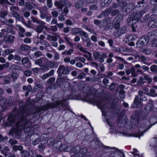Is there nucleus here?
<instances>
[{
  "label": "nucleus",
  "mask_w": 157,
  "mask_h": 157,
  "mask_svg": "<svg viewBox=\"0 0 157 157\" xmlns=\"http://www.w3.org/2000/svg\"><path fill=\"white\" fill-rule=\"evenodd\" d=\"M10 150L9 148L7 146L4 147L3 149L1 150V153L4 155H6L7 152Z\"/></svg>",
  "instance_id": "obj_35"
},
{
  "label": "nucleus",
  "mask_w": 157,
  "mask_h": 157,
  "mask_svg": "<svg viewBox=\"0 0 157 157\" xmlns=\"http://www.w3.org/2000/svg\"><path fill=\"white\" fill-rule=\"evenodd\" d=\"M29 46L28 45L22 44L21 45L20 48L21 51H25L29 49Z\"/></svg>",
  "instance_id": "obj_38"
},
{
  "label": "nucleus",
  "mask_w": 157,
  "mask_h": 157,
  "mask_svg": "<svg viewBox=\"0 0 157 157\" xmlns=\"http://www.w3.org/2000/svg\"><path fill=\"white\" fill-rule=\"evenodd\" d=\"M150 70L151 71L156 73L157 72V66L155 65H153L151 66L150 67Z\"/></svg>",
  "instance_id": "obj_53"
},
{
  "label": "nucleus",
  "mask_w": 157,
  "mask_h": 157,
  "mask_svg": "<svg viewBox=\"0 0 157 157\" xmlns=\"http://www.w3.org/2000/svg\"><path fill=\"white\" fill-rule=\"evenodd\" d=\"M48 60L46 57H41L40 59L36 60L35 62V63L36 65H38L40 66L42 64L43 61H46Z\"/></svg>",
  "instance_id": "obj_22"
},
{
  "label": "nucleus",
  "mask_w": 157,
  "mask_h": 157,
  "mask_svg": "<svg viewBox=\"0 0 157 157\" xmlns=\"http://www.w3.org/2000/svg\"><path fill=\"white\" fill-rule=\"evenodd\" d=\"M94 24L97 25H98L101 28H103L105 26L104 19L101 21L97 19L95 20L94 21Z\"/></svg>",
  "instance_id": "obj_17"
},
{
  "label": "nucleus",
  "mask_w": 157,
  "mask_h": 157,
  "mask_svg": "<svg viewBox=\"0 0 157 157\" xmlns=\"http://www.w3.org/2000/svg\"><path fill=\"white\" fill-rule=\"evenodd\" d=\"M6 31L7 33H10L12 34H14L16 33L15 31L13 30L12 28L10 27H9L6 28Z\"/></svg>",
  "instance_id": "obj_55"
},
{
  "label": "nucleus",
  "mask_w": 157,
  "mask_h": 157,
  "mask_svg": "<svg viewBox=\"0 0 157 157\" xmlns=\"http://www.w3.org/2000/svg\"><path fill=\"white\" fill-rule=\"evenodd\" d=\"M137 5L135 6L134 9H136V11L137 9L144 10V9L146 10L147 5L145 4V0H142L137 2Z\"/></svg>",
  "instance_id": "obj_10"
},
{
  "label": "nucleus",
  "mask_w": 157,
  "mask_h": 157,
  "mask_svg": "<svg viewBox=\"0 0 157 157\" xmlns=\"http://www.w3.org/2000/svg\"><path fill=\"white\" fill-rule=\"evenodd\" d=\"M153 103L152 102H150L148 103L147 105L145 106L144 109V110H147L149 111L151 109V107L152 106Z\"/></svg>",
  "instance_id": "obj_58"
},
{
  "label": "nucleus",
  "mask_w": 157,
  "mask_h": 157,
  "mask_svg": "<svg viewBox=\"0 0 157 157\" xmlns=\"http://www.w3.org/2000/svg\"><path fill=\"white\" fill-rule=\"evenodd\" d=\"M141 106V104L139 101V99L136 97L134 99V101L132 105L133 108H138Z\"/></svg>",
  "instance_id": "obj_18"
},
{
  "label": "nucleus",
  "mask_w": 157,
  "mask_h": 157,
  "mask_svg": "<svg viewBox=\"0 0 157 157\" xmlns=\"http://www.w3.org/2000/svg\"><path fill=\"white\" fill-rule=\"evenodd\" d=\"M10 10L11 11V14L15 13L17 11L19 10V9L17 7L15 6H12L10 8Z\"/></svg>",
  "instance_id": "obj_48"
},
{
  "label": "nucleus",
  "mask_w": 157,
  "mask_h": 157,
  "mask_svg": "<svg viewBox=\"0 0 157 157\" xmlns=\"http://www.w3.org/2000/svg\"><path fill=\"white\" fill-rule=\"evenodd\" d=\"M59 0V1H56L54 3V5L56 6L60 10H62L64 6H68L69 8L71 6V3L67 0Z\"/></svg>",
  "instance_id": "obj_5"
},
{
  "label": "nucleus",
  "mask_w": 157,
  "mask_h": 157,
  "mask_svg": "<svg viewBox=\"0 0 157 157\" xmlns=\"http://www.w3.org/2000/svg\"><path fill=\"white\" fill-rule=\"evenodd\" d=\"M15 38V36L10 35L7 37V41L9 43H11L13 41V40Z\"/></svg>",
  "instance_id": "obj_47"
},
{
  "label": "nucleus",
  "mask_w": 157,
  "mask_h": 157,
  "mask_svg": "<svg viewBox=\"0 0 157 157\" xmlns=\"http://www.w3.org/2000/svg\"><path fill=\"white\" fill-rule=\"evenodd\" d=\"M32 72L29 70H26L23 71L24 75L26 77L30 76L32 74Z\"/></svg>",
  "instance_id": "obj_61"
},
{
  "label": "nucleus",
  "mask_w": 157,
  "mask_h": 157,
  "mask_svg": "<svg viewBox=\"0 0 157 157\" xmlns=\"http://www.w3.org/2000/svg\"><path fill=\"white\" fill-rule=\"evenodd\" d=\"M74 50L72 49H70L68 50H66L62 52L63 55L71 56L73 53Z\"/></svg>",
  "instance_id": "obj_27"
},
{
  "label": "nucleus",
  "mask_w": 157,
  "mask_h": 157,
  "mask_svg": "<svg viewBox=\"0 0 157 157\" xmlns=\"http://www.w3.org/2000/svg\"><path fill=\"white\" fill-rule=\"evenodd\" d=\"M138 93L140 96V98L141 100L144 101H146L147 100V98L144 96V93L142 91H139Z\"/></svg>",
  "instance_id": "obj_32"
},
{
  "label": "nucleus",
  "mask_w": 157,
  "mask_h": 157,
  "mask_svg": "<svg viewBox=\"0 0 157 157\" xmlns=\"http://www.w3.org/2000/svg\"><path fill=\"white\" fill-rule=\"evenodd\" d=\"M155 90L153 88H151L150 89V95L152 97H157V94H155Z\"/></svg>",
  "instance_id": "obj_63"
},
{
  "label": "nucleus",
  "mask_w": 157,
  "mask_h": 157,
  "mask_svg": "<svg viewBox=\"0 0 157 157\" xmlns=\"http://www.w3.org/2000/svg\"><path fill=\"white\" fill-rule=\"evenodd\" d=\"M81 26L83 28L88 31L91 33L93 34L94 35H96V32L93 29H90L88 27V26L85 25H82Z\"/></svg>",
  "instance_id": "obj_25"
},
{
  "label": "nucleus",
  "mask_w": 157,
  "mask_h": 157,
  "mask_svg": "<svg viewBox=\"0 0 157 157\" xmlns=\"http://www.w3.org/2000/svg\"><path fill=\"white\" fill-rule=\"evenodd\" d=\"M151 18L149 17V15L147 14L145 15L143 18L142 17L141 19L140 20L141 22L147 21H150Z\"/></svg>",
  "instance_id": "obj_37"
},
{
  "label": "nucleus",
  "mask_w": 157,
  "mask_h": 157,
  "mask_svg": "<svg viewBox=\"0 0 157 157\" xmlns=\"http://www.w3.org/2000/svg\"><path fill=\"white\" fill-rule=\"evenodd\" d=\"M127 22L128 25H132V30L133 31H135V30L133 29L135 27H137V26L135 25V24L134 23V22L135 21V19H134V17L133 18L129 17L127 19Z\"/></svg>",
  "instance_id": "obj_15"
},
{
  "label": "nucleus",
  "mask_w": 157,
  "mask_h": 157,
  "mask_svg": "<svg viewBox=\"0 0 157 157\" xmlns=\"http://www.w3.org/2000/svg\"><path fill=\"white\" fill-rule=\"evenodd\" d=\"M119 11L118 10H113V8L112 9V12L111 13V15L112 16H114L116 15H118L119 14Z\"/></svg>",
  "instance_id": "obj_57"
},
{
  "label": "nucleus",
  "mask_w": 157,
  "mask_h": 157,
  "mask_svg": "<svg viewBox=\"0 0 157 157\" xmlns=\"http://www.w3.org/2000/svg\"><path fill=\"white\" fill-rule=\"evenodd\" d=\"M25 6L29 10H30L33 8H35L34 7L36 6V5L33 3H31L26 2L25 3Z\"/></svg>",
  "instance_id": "obj_20"
},
{
  "label": "nucleus",
  "mask_w": 157,
  "mask_h": 157,
  "mask_svg": "<svg viewBox=\"0 0 157 157\" xmlns=\"http://www.w3.org/2000/svg\"><path fill=\"white\" fill-rule=\"evenodd\" d=\"M71 98L72 97L71 95H67L62 100L56 101L53 103H48L42 106L40 108V110L45 111L50 108L60 107H64L65 105V101L71 99Z\"/></svg>",
  "instance_id": "obj_2"
},
{
  "label": "nucleus",
  "mask_w": 157,
  "mask_h": 157,
  "mask_svg": "<svg viewBox=\"0 0 157 157\" xmlns=\"http://www.w3.org/2000/svg\"><path fill=\"white\" fill-rule=\"evenodd\" d=\"M2 77L4 82V84H9L11 82V78L9 76H5Z\"/></svg>",
  "instance_id": "obj_30"
},
{
  "label": "nucleus",
  "mask_w": 157,
  "mask_h": 157,
  "mask_svg": "<svg viewBox=\"0 0 157 157\" xmlns=\"http://www.w3.org/2000/svg\"><path fill=\"white\" fill-rule=\"evenodd\" d=\"M145 36L142 37L140 39H139L137 44H140L142 46L146 45L149 42L148 39Z\"/></svg>",
  "instance_id": "obj_13"
},
{
  "label": "nucleus",
  "mask_w": 157,
  "mask_h": 157,
  "mask_svg": "<svg viewBox=\"0 0 157 157\" xmlns=\"http://www.w3.org/2000/svg\"><path fill=\"white\" fill-rule=\"evenodd\" d=\"M44 30V27L40 26H38L36 29L35 31L38 33H40L42 32Z\"/></svg>",
  "instance_id": "obj_60"
},
{
  "label": "nucleus",
  "mask_w": 157,
  "mask_h": 157,
  "mask_svg": "<svg viewBox=\"0 0 157 157\" xmlns=\"http://www.w3.org/2000/svg\"><path fill=\"white\" fill-rule=\"evenodd\" d=\"M94 58L100 63H102L104 62V59L108 57L107 54L102 52H94L93 54Z\"/></svg>",
  "instance_id": "obj_6"
},
{
  "label": "nucleus",
  "mask_w": 157,
  "mask_h": 157,
  "mask_svg": "<svg viewBox=\"0 0 157 157\" xmlns=\"http://www.w3.org/2000/svg\"><path fill=\"white\" fill-rule=\"evenodd\" d=\"M16 27L18 29L20 32L24 33L25 32V29L20 25L17 24L16 25Z\"/></svg>",
  "instance_id": "obj_59"
},
{
  "label": "nucleus",
  "mask_w": 157,
  "mask_h": 157,
  "mask_svg": "<svg viewBox=\"0 0 157 157\" xmlns=\"http://www.w3.org/2000/svg\"><path fill=\"white\" fill-rule=\"evenodd\" d=\"M144 77L140 76L139 77V80L137 82V85H143L145 82L144 81Z\"/></svg>",
  "instance_id": "obj_36"
},
{
  "label": "nucleus",
  "mask_w": 157,
  "mask_h": 157,
  "mask_svg": "<svg viewBox=\"0 0 157 157\" xmlns=\"http://www.w3.org/2000/svg\"><path fill=\"white\" fill-rule=\"evenodd\" d=\"M21 22L27 28H32V24L31 21H28L27 23H26L24 19Z\"/></svg>",
  "instance_id": "obj_33"
},
{
  "label": "nucleus",
  "mask_w": 157,
  "mask_h": 157,
  "mask_svg": "<svg viewBox=\"0 0 157 157\" xmlns=\"http://www.w3.org/2000/svg\"><path fill=\"white\" fill-rule=\"evenodd\" d=\"M131 74L133 77H136L137 76L138 74L136 72L135 69L133 67H131Z\"/></svg>",
  "instance_id": "obj_42"
},
{
  "label": "nucleus",
  "mask_w": 157,
  "mask_h": 157,
  "mask_svg": "<svg viewBox=\"0 0 157 157\" xmlns=\"http://www.w3.org/2000/svg\"><path fill=\"white\" fill-rule=\"evenodd\" d=\"M113 28V26L112 24H106L105 26V30H109L112 29Z\"/></svg>",
  "instance_id": "obj_62"
},
{
  "label": "nucleus",
  "mask_w": 157,
  "mask_h": 157,
  "mask_svg": "<svg viewBox=\"0 0 157 157\" xmlns=\"http://www.w3.org/2000/svg\"><path fill=\"white\" fill-rule=\"evenodd\" d=\"M139 113H135L132 115L131 116V119L133 121H136V125L138 124V122L139 119Z\"/></svg>",
  "instance_id": "obj_23"
},
{
  "label": "nucleus",
  "mask_w": 157,
  "mask_h": 157,
  "mask_svg": "<svg viewBox=\"0 0 157 157\" xmlns=\"http://www.w3.org/2000/svg\"><path fill=\"white\" fill-rule=\"evenodd\" d=\"M75 149H76L77 152H78L77 151H79V153L82 155V156H81V157H85L88 152V149L86 147H84L81 148V146L79 145L76 146Z\"/></svg>",
  "instance_id": "obj_11"
},
{
  "label": "nucleus",
  "mask_w": 157,
  "mask_h": 157,
  "mask_svg": "<svg viewBox=\"0 0 157 157\" xmlns=\"http://www.w3.org/2000/svg\"><path fill=\"white\" fill-rule=\"evenodd\" d=\"M14 51H15L14 50H13L11 48H8L4 51L2 55L3 56H5L6 55L11 54V53H13Z\"/></svg>",
  "instance_id": "obj_28"
},
{
  "label": "nucleus",
  "mask_w": 157,
  "mask_h": 157,
  "mask_svg": "<svg viewBox=\"0 0 157 157\" xmlns=\"http://www.w3.org/2000/svg\"><path fill=\"white\" fill-rule=\"evenodd\" d=\"M40 40V43L42 45L44 46H40L39 47V49L41 51H44V49H47L48 47L52 48L49 43L47 41L44 40L45 38L44 36L41 34L39 38Z\"/></svg>",
  "instance_id": "obj_7"
},
{
  "label": "nucleus",
  "mask_w": 157,
  "mask_h": 157,
  "mask_svg": "<svg viewBox=\"0 0 157 157\" xmlns=\"http://www.w3.org/2000/svg\"><path fill=\"white\" fill-rule=\"evenodd\" d=\"M144 79L147 81L149 84H151L152 82V78L149 77L147 75H145L144 76Z\"/></svg>",
  "instance_id": "obj_64"
},
{
  "label": "nucleus",
  "mask_w": 157,
  "mask_h": 157,
  "mask_svg": "<svg viewBox=\"0 0 157 157\" xmlns=\"http://www.w3.org/2000/svg\"><path fill=\"white\" fill-rule=\"evenodd\" d=\"M64 39L66 41L67 43V44L70 46H72L73 44L72 42H71L70 40L71 39L68 37L67 36H65L64 37Z\"/></svg>",
  "instance_id": "obj_52"
},
{
  "label": "nucleus",
  "mask_w": 157,
  "mask_h": 157,
  "mask_svg": "<svg viewBox=\"0 0 157 157\" xmlns=\"http://www.w3.org/2000/svg\"><path fill=\"white\" fill-rule=\"evenodd\" d=\"M86 52H85V53H86L88 55L86 54H84L83 55V56L85 57L86 58H87V59L88 61H91L92 59V56L91 53L87 51L86 50Z\"/></svg>",
  "instance_id": "obj_34"
},
{
  "label": "nucleus",
  "mask_w": 157,
  "mask_h": 157,
  "mask_svg": "<svg viewBox=\"0 0 157 157\" xmlns=\"http://www.w3.org/2000/svg\"><path fill=\"white\" fill-rule=\"evenodd\" d=\"M146 11V10L144 9V10L137 9L136 11V9H133V15L134 19H135L134 23H136L138 21H140L142 18V16Z\"/></svg>",
  "instance_id": "obj_4"
},
{
  "label": "nucleus",
  "mask_w": 157,
  "mask_h": 157,
  "mask_svg": "<svg viewBox=\"0 0 157 157\" xmlns=\"http://www.w3.org/2000/svg\"><path fill=\"white\" fill-rule=\"evenodd\" d=\"M138 36L136 34H132L130 35L128 37L129 40L134 41L138 38Z\"/></svg>",
  "instance_id": "obj_43"
},
{
  "label": "nucleus",
  "mask_w": 157,
  "mask_h": 157,
  "mask_svg": "<svg viewBox=\"0 0 157 157\" xmlns=\"http://www.w3.org/2000/svg\"><path fill=\"white\" fill-rule=\"evenodd\" d=\"M10 66V63L9 62H6L5 64L0 65V70H3L5 68H8Z\"/></svg>",
  "instance_id": "obj_39"
},
{
  "label": "nucleus",
  "mask_w": 157,
  "mask_h": 157,
  "mask_svg": "<svg viewBox=\"0 0 157 157\" xmlns=\"http://www.w3.org/2000/svg\"><path fill=\"white\" fill-rule=\"evenodd\" d=\"M81 29V28H73L71 30V33L74 35L78 34L79 33Z\"/></svg>",
  "instance_id": "obj_31"
},
{
  "label": "nucleus",
  "mask_w": 157,
  "mask_h": 157,
  "mask_svg": "<svg viewBox=\"0 0 157 157\" xmlns=\"http://www.w3.org/2000/svg\"><path fill=\"white\" fill-rule=\"evenodd\" d=\"M118 30H119L120 34H121V35L122 34H123L124 33H125L126 32V28L125 27H121Z\"/></svg>",
  "instance_id": "obj_54"
},
{
  "label": "nucleus",
  "mask_w": 157,
  "mask_h": 157,
  "mask_svg": "<svg viewBox=\"0 0 157 157\" xmlns=\"http://www.w3.org/2000/svg\"><path fill=\"white\" fill-rule=\"evenodd\" d=\"M84 4L83 0H78L75 3L74 6L76 9H79L82 7Z\"/></svg>",
  "instance_id": "obj_24"
},
{
  "label": "nucleus",
  "mask_w": 157,
  "mask_h": 157,
  "mask_svg": "<svg viewBox=\"0 0 157 157\" xmlns=\"http://www.w3.org/2000/svg\"><path fill=\"white\" fill-rule=\"evenodd\" d=\"M43 86L42 84H36L33 88L34 90L35 91H38L40 89L42 88Z\"/></svg>",
  "instance_id": "obj_44"
},
{
  "label": "nucleus",
  "mask_w": 157,
  "mask_h": 157,
  "mask_svg": "<svg viewBox=\"0 0 157 157\" xmlns=\"http://www.w3.org/2000/svg\"><path fill=\"white\" fill-rule=\"evenodd\" d=\"M22 157H29L30 153L27 151L22 150L21 151Z\"/></svg>",
  "instance_id": "obj_41"
},
{
  "label": "nucleus",
  "mask_w": 157,
  "mask_h": 157,
  "mask_svg": "<svg viewBox=\"0 0 157 157\" xmlns=\"http://www.w3.org/2000/svg\"><path fill=\"white\" fill-rule=\"evenodd\" d=\"M148 26L149 28H155L157 27V20H152L150 21L148 24Z\"/></svg>",
  "instance_id": "obj_19"
},
{
  "label": "nucleus",
  "mask_w": 157,
  "mask_h": 157,
  "mask_svg": "<svg viewBox=\"0 0 157 157\" xmlns=\"http://www.w3.org/2000/svg\"><path fill=\"white\" fill-rule=\"evenodd\" d=\"M123 19V16L121 13L118 14L114 19V21L121 22Z\"/></svg>",
  "instance_id": "obj_26"
},
{
  "label": "nucleus",
  "mask_w": 157,
  "mask_h": 157,
  "mask_svg": "<svg viewBox=\"0 0 157 157\" xmlns=\"http://www.w3.org/2000/svg\"><path fill=\"white\" fill-rule=\"evenodd\" d=\"M47 65L49 67L51 68H54L56 66L55 63L51 61H48Z\"/></svg>",
  "instance_id": "obj_45"
},
{
  "label": "nucleus",
  "mask_w": 157,
  "mask_h": 157,
  "mask_svg": "<svg viewBox=\"0 0 157 157\" xmlns=\"http://www.w3.org/2000/svg\"><path fill=\"white\" fill-rule=\"evenodd\" d=\"M151 127L147 126L146 123H143L141 125L140 127L139 128V132L138 133L135 134H130L128 133H124V135L127 136H135V137H140L142 136L143 134L146 132L148 129H149Z\"/></svg>",
  "instance_id": "obj_3"
},
{
  "label": "nucleus",
  "mask_w": 157,
  "mask_h": 157,
  "mask_svg": "<svg viewBox=\"0 0 157 157\" xmlns=\"http://www.w3.org/2000/svg\"><path fill=\"white\" fill-rule=\"evenodd\" d=\"M147 58L146 57L143 55H140V60L145 64L149 65L150 64L146 61Z\"/></svg>",
  "instance_id": "obj_29"
},
{
  "label": "nucleus",
  "mask_w": 157,
  "mask_h": 157,
  "mask_svg": "<svg viewBox=\"0 0 157 157\" xmlns=\"http://www.w3.org/2000/svg\"><path fill=\"white\" fill-rule=\"evenodd\" d=\"M76 61H80L82 63H85L86 61L85 59L82 57H75Z\"/></svg>",
  "instance_id": "obj_50"
},
{
  "label": "nucleus",
  "mask_w": 157,
  "mask_h": 157,
  "mask_svg": "<svg viewBox=\"0 0 157 157\" xmlns=\"http://www.w3.org/2000/svg\"><path fill=\"white\" fill-rule=\"evenodd\" d=\"M155 35V34L153 32H149L147 35L146 36H145V37L147 38H148V40H149L150 39H153L152 37H154V36Z\"/></svg>",
  "instance_id": "obj_40"
},
{
  "label": "nucleus",
  "mask_w": 157,
  "mask_h": 157,
  "mask_svg": "<svg viewBox=\"0 0 157 157\" xmlns=\"http://www.w3.org/2000/svg\"><path fill=\"white\" fill-rule=\"evenodd\" d=\"M135 6L132 3L128 4L122 8L121 11L123 13H130L132 10L133 11Z\"/></svg>",
  "instance_id": "obj_9"
},
{
  "label": "nucleus",
  "mask_w": 157,
  "mask_h": 157,
  "mask_svg": "<svg viewBox=\"0 0 157 157\" xmlns=\"http://www.w3.org/2000/svg\"><path fill=\"white\" fill-rule=\"evenodd\" d=\"M6 99L4 97H2L0 100V106L2 107L4 106L5 105Z\"/></svg>",
  "instance_id": "obj_56"
},
{
  "label": "nucleus",
  "mask_w": 157,
  "mask_h": 157,
  "mask_svg": "<svg viewBox=\"0 0 157 157\" xmlns=\"http://www.w3.org/2000/svg\"><path fill=\"white\" fill-rule=\"evenodd\" d=\"M21 60L22 64L23 65H24L28 63L29 61V58L27 57H25L22 58Z\"/></svg>",
  "instance_id": "obj_51"
},
{
  "label": "nucleus",
  "mask_w": 157,
  "mask_h": 157,
  "mask_svg": "<svg viewBox=\"0 0 157 157\" xmlns=\"http://www.w3.org/2000/svg\"><path fill=\"white\" fill-rule=\"evenodd\" d=\"M116 8L117 6H114V4H113V7H110L109 8L106 9L105 10L103 11L102 12L104 15V17L108 16L112 10V9L114 8Z\"/></svg>",
  "instance_id": "obj_16"
},
{
  "label": "nucleus",
  "mask_w": 157,
  "mask_h": 157,
  "mask_svg": "<svg viewBox=\"0 0 157 157\" xmlns=\"http://www.w3.org/2000/svg\"><path fill=\"white\" fill-rule=\"evenodd\" d=\"M79 34L80 36H84L85 38H88V36L87 34V33L86 32L82 30L81 28V30H80Z\"/></svg>",
  "instance_id": "obj_46"
},
{
  "label": "nucleus",
  "mask_w": 157,
  "mask_h": 157,
  "mask_svg": "<svg viewBox=\"0 0 157 157\" xmlns=\"http://www.w3.org/2000/svg\"><path fill=\"white\" fill-rule=\"evenodd\" d=\"M91 101L95 103L96 105L98 106V107L99 108L103 113V111L104 109V102L102 100H97L95 99H93Z\"/></svg>",
  "instance_id": "obj_12"
},
{
  "label": "nucleus",
  "mask_w": 157,
  "mask_h": 157,
  "mask_svg": "<svg viewBox=\"0 0 157 157\" xmlns=\"http://www.w3.org/2000/svg\"><path fill=\"white\" fill-rule=\"evenodd\" d=\"M76 48L79 49L81 51L84 52H86V48L83 47L82 45L79 44H78L76 46Z\"/></svg>",
  "instance_id": "obj_49"
},
{
  "label": "nucleus",
  "mask_w": 157,
  "mask_h": 157,
  "mask_svg": "<svg viewBox=\"0 0 157 157\" xmlns=\"http://www.w3.org/2000/svg\"><path fill=\"white\" fill-rule=\"evenodd\" d=\"M24 109L19 110L16 113H12L8 118L7 125L9 126H12L14 123L16 127L17 131V129L23 128L25 124L29 122L27 117L29 116Z\"/></svg>",
  "instance_id": "obj_1"
},
{
  "label": "nucleus",
  "mask_w": 157,
  "mask_h": 157,
  "mask_svg": "<svg viewBox=\"0 0 157 157\" xmlns=\"http://www.w3.org/2000/svg\"><path fill=\"white\" fill-rule=\"evenodd\" d=\"M23 90L25 92V96H27L29 94V92H30L32 90V87L30 85H28V86H23L22 88Z\"/></svg>",
  "instance_id": "obj_14"
},
{
  "label": "nucleus",
  "mask_w": 157,
  "mask_h": 157,
  "mask_svg": "<svg viewBox=\"0 0 157 157\" xmlns=\"http://www.w3.org/2000/svg\"><path fill=\"white\" fill-rule=\"evenodd\" d=\"M12 15L14 17L16 18L17 20L18 21L22 22L24 19L22 16H21L17 12L12 14Z\"/></svg>",
  "instance_id": "obj_21"
},
{
  "label": "nucleus",
  "mask_w": 157,
  "mask_h": 157,
  "mask_svg": "<svg viewBox=\"0 0 157 157\" xmlns=\"http://www.w3.org/2000/svg\"><path fill=\"white\" fill-rule=\"evenodd\" d=\"M57 72L58 74V76L59 77L61 76L63 74L67 75L69 73L68 68L63 65L59 66Z\"/></svg>",
  "instance_id": "obj_8"
}]
</instances>
